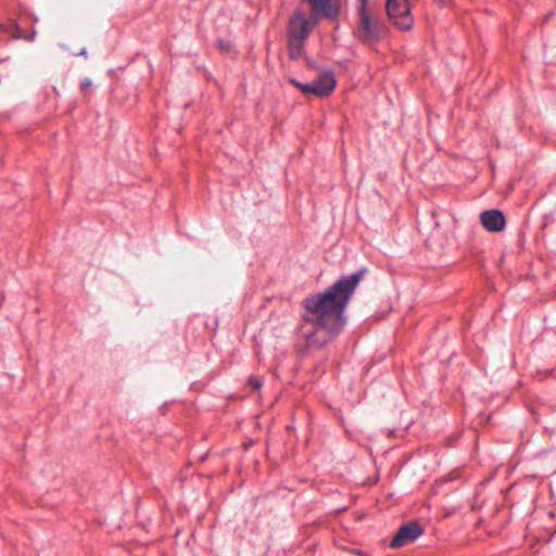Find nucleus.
Returning <instances> with one entry per match:
<instances>
[{
	"mask_svg": "<svg viewBox=\"0 0 556 556\" xmlns=\"http://www.w3.org/2000/svg\"><path fill=\"white\" fill-rule=\"evenodd\" d=\"M361 278L362 270L355 271L336 281L324 293L304 300L303 319L316 327L315 333L306 334L311 343L323 344L341 329L344 324L343 312Z\"/></svg>",
	"mask_w": 556,
	"mask_h": 556,
	"instance_id": "obj_1",
	"label": "nucleus"
},
{
	"mask_svg": "<svg viewBox=\"0 0 556 556\" xmlns=\"http://www.w3.org/2000/svg\"><path fill=\"white\" fill-rule=\"evenodd\" d=\"M361 36L366 40H376L384 30L383 24L367 8V0H359Z\"/></svg>",
	"mask_w": 556,
	"mask_h": 556,
	"instance_id": "obj_2",
	"label": "nucleus"
},
{
	"mask_svg": "<svg viewBox=\"0 0 556 556\" xmlns=\"http://www.w3.org/2000/svg\"><path fill=\"white\" fill-rule=\"evenodd\" d=\"M386 10L390 21L401 29H408L413 25L410 7L407 0H387Z\"/></svg>",
	"mask_w": 556,
	"mask_h": 556,
	"instance_id": "obj_3",
	"label": "nucleus"
},
{
	"mask_svg": "<svg viewBox=\"0 0 556 556\" xmlns=\"http://www.w3.org/2000/svg\"><path fill=\"white\" fill-rule=\"evenodd\" d=\"M422 534V528L418 521H412L408 523H404L394 534L392 540L390 541V547L400 548L405 545L412 544L419 535Z\"/></svg>",
	"mask_w": 556,
	"mask_h": 556,
	"instance_id": "obj_4",
	"label": "nucleus"
},
{
	"mask_svg": "<svg viewBox=\"0 0 556 556\" xmlns=\"http://www.w3.org/2000/svg\"><path fill=\"white\" fill-rule=\"evenodd\" d=\"M315 15L336 18L340 13V0H306Z\"/></svg>",
	"mask_w": 556,
	"mask_h": 556,
	"instance_id": "obj_5",
	"label": "nucleus"
},
{
	"mask_svg": "<svg viewBox=\"0 0 556 556\" xmlns=\"http://www.w3.org/2000/svg\"><path fill=\"white\" fill-rule=\"evenodd\" d=\"M311 30L308 21L302 12H294L290 18L289 36L290 38L306 39Z\"/></svg>",
	"mask_w": 556,
	"mask_h": 556,
	"instance_id": "obj_6",
	"label": "nucleus"
},
{
	"mask_svg": "<svg viewBox=\"0 0 556 556\" xmlns=\"http://www.w3.org/2000/svg\"><path fill=\"white\" fill-rule=\"evenodd\" d=\"M480 222L483 227L491 232H498L504 229L505 218L501 210H486L480 215Z\"/></svg>",
	"mask_w": 556,
	"mask_h": 556,
	"instance_id": "obj_7",
	"label": "nucleus"
},
{
	"mask_svg": "<svg viewBox=\"0 0 556 556\" xmlns=\"http://www.w3.org/2000/svg\"><path fill=\"white\" fill-rule=\"evenodd\" d=\"M311 87L319 91V93H313V96L319 98L328 97L336 88L334 76L330 73H323L318 79L311 83Z\"/></svg>",
	"mask_w": 556,
	"mask_h": 556,
	"instance_id": "obj_8",
	"label": "nucleus"
},
{
	"mask_svg": "<svg viewBox=\"0 0 556 556\" xmlns=\"http://www.w3.org/2000/svg\"><path fill=\"white\" fill-rule=\"evenodd\" d=\"M305 39H296V38H290L289 39V54L292 59H298L303 53V41Z\"/></svg>",
	"mask_w": 556,
	"mask_h": 556,
	"instance_id": "obj_9",
	"label": "nucleus"
},
{
	"mask_svg": "<svg viewBox=\"0 0 556 556\" xmlns=\"http://www.w3.org/2000/svg\"><path fill=\"white\" fill-rule=\"evenodd\" d=\"M290 83L296 88L301 89L304 94H313V92H319L317 89L311 87V83L302 84L294 78L290 79Z\"/></svg>",
	"mask_w": 556,
	"mask_h": 556,
	"instance_id": "obj_10",
	"label": "nucleus"
},
{
	"mask_svg": "<svg viewBox=\"0 0 556 556\" xmlns=\"http://www.w3.org/2000/svg\"><path fill=\"white\" fill-rule=\"evenodd\" d=\"M92 86V81L89 78H85L80 84V90L84 94H86V90Z\"/></svg>",
	"mask_w": 556,
	"mask_h": 556,
	"instance_id": "obj_11",
	"label": "nucleus"
},
{
	"mask_svg": "<svg viewBox=\"0 0 556 556\" xmlns=\"http://www.w3.org/2000/svg\"><path fill=\"white\" fill-rule=\"evenodd\" d=\"M249 384L253 388V389H258L261 388L262 386V381L257 378H253V376L249 379Z\"/></svg>",
	"mask_w": 556,
	"mask_h": 556,
	"instance_id": "obj_12",
	"label": "nucleus"
},
{
	"mask_svg": "<svg viewBox=\"0 0 556 556\" xmlns=\"http://www.w3.org/2000/svg\"><path fill=\"white\" fill-rule=\"evenodd\" d=\"M218 46L223 51H228L230 49V42L223 39L218 40Z\"/></svg>",
	"mask_w": 556,
	"mask_h": 556,
	"instance_id": "obj_13",
	"label": "nucleus"
},
{
	"mask_svg": "<svg viewBox=\"0 0 556 556\" xmlns=\"http://www.w3.org/2000/svg\"><path fill=\"white\" fill-rule=\"evenodd\" d=\"M433 1L439 7H447L452 2V0H433Z\"/></svg>",
	"mask_w": 556,
	"mask_h": 556,
	"instance_id": "obj_14",
	"label": "nucleus"
},
{
	"mask_svg": "<svg viewBox=\"0 0 556 556\" xmlns=\"http://www.w3.org/2000/svg\"><path fill=\"white\" fill-rule=\"evenodd\" d=\"M515 188V182H508V189L505 192H509Z\"/></svg>",
	"mask_w": 556,
	"mask_h": 556,
	"instance_id": "obj_15",
	"label": "nucleus"
}]
</instances>
